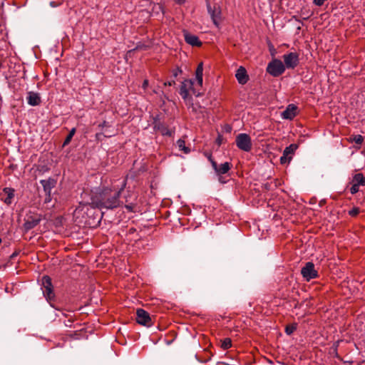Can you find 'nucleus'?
<instances>
[{
    "label": "nucleus",
    "instance_id": "1",
    "mask_svg": "<svg viewBox=\"0 0 365 365\" xmlns=\"http://www.w3.org/2000/svg\"><path fill=\"white\" fill-rule=\"evenodd\" d=\"M127 185V177L110 180V183L101 185L92 195L91 205L100 210H113L122 205L120 195Z\"/></svg>",
    "mask_w": 365,
    "mask_h": 365
},
{
    "label": "nucleus",
    "instance_id": "2",
    "mask_svg": "<svg viewBox=\"0 0 365 365\" xmlns=\"http://www.w3.org/2000/svg\"><path fill=\"white\" fill-rule=\"evenodd\" d=\"M41 286L43 294L48 302L53 301L55 299V293L53 291V286L52 284L51 278L45 275L41 279Z\"/></svg>",
    "mask_w": 365,
    "mask_h": 365
},
{
    "label": "nucleus",
    "instance_id": "3",
    "mask_svg": "<svg viewBox=\"0 0 365 365\" xmlns=\"http://www.w3.org/2000/svg\"><path fill=\"white\" fill-rule=\"evenodd\" d=\"M235 143L237 147L245 152H250L252 148L250 136L247 133H240L236 136Z\"/></svg>",
    "mask_w": 365,
    "mask_h": 365
},
{
    "label": "nucleus",
    "instance_id": "4",
    "mask_svg": "<svg viewBox=\"0 0 365 365\" xmlns=\"http://www.w3.org/2000/svg\"><path fill=\"white\" fill-rule=\"evenodd\" d=\"M153 127L155 131H158L163 136L171 137L175 133V128H170L168 125L162 122L158 116L153 118Z\"/></svg>",
    "mask_w": 365,
    "mask_h": 365
},
{
    "label": "nucleus",
    "instance_id": "5",
    "mask_svg": "<svg viewBox=\"0 0 365 365\" xmlns=\"http://www.w3.org/2000/svg\"><path fill=\"white\" fill-rule=\"evenodd\" d=\"M285 71V66L279 59H274L270 61L267 67V72L274 77L282 75Z\"/></svg>",
    "mask_w": 365,
    "mask_h": 365
},
{
    "label": "nucleus",
    "instance_id": "6",
    "mask_svg": "<svg viewBox=\"0 0 365 365\" xmlns=\"http://www.w3.org/2000/svg\"><path fill=\"white\" fill-rule=\"evenodd\" d=\"M193 84L194 82L191 79H186L182 82L180 88V95L184 101H186L190 98L189 95L190 91H192V93L196 96H199V93H197V92L195 91Z\"/></svg>",
    "mask_w": 365,
    "mask_h": 365
},
{
    "label": "nucleus",
    "instance_id": "7",
    "mask_svg": "<svg viewBox=\"0 0 365 365\" xmlns=\"http://www.w3.org/2000/svg\"><path fill=\"white\" fill-rule=\"evenodd\" d=\"M136 322L140 325L150 327L153 325V319L150 314L143 309H138L136 310Z\"/></svg>",
    "mask_w": 365,
    "mask_h": 365
},
{
    "label": "nucleus",
    "instance_id": "8",
    "mask_svg": "<svg viewBox=\"0 0 365 365\" xmlns=\"http://www.w3.org/2000/svg\"><path fill=\"white\" fill-rule=\"evenodd\" d=\"M301 274L307 282L318 277V272L314 268V264L312 262H308L301 269Z\"/></svg>",
    "mask_w": 365,
    "mask_h": 365
},
{
    "label": "nucleus",
    "instance_id": "9",
    "mask_svg": "<svg viewBox=\"0 0 365 365\" xmlns=\"http://www.w3.org/2000/svg\"><path fill=\"white\" fill-rule=\"evenodd\" d=\"M41 221V215L39 214L27 215L24 223V228L27 232L36 226Z\"/></svg>",
    "mask_w": 365,
    "mask_h": 365
},
{
    "label": "nucleus",
    "instance_id": "10",
    "mask_svg": "<svg viewBox=\"0 0 365 365\" xmlns=\"http://www.w3.org/2000/svg\"><path fill=\"white\" fill-rule=\"evenodd\" d=\"M284 66L287 68H294L299 64V54L296 52H290L283 56Z\"/></svg>",
    "mask_w": 365,
    "mask_h": 365
},
{
    "label": "nucleus",
    "instance_id": "11",
    "mask_svg": "<svg viewBox=\"0 0 365 365\" xmlns=\"http://www.w3.org/2000/svg\"><path fill=\"white\" fill-rule=\"evenodd\" d=\"M40 183L43 186V191L46 194V202H50L51 200V190L56 185V180L49 178L46 180H40Z\"/></svg>",
    "mask_w": 365,
    "mask_h": 365
},
{
    "label": "nucleus",
    "instance_id": "12",
    "mask_svg": "<svg viewBox=\"0 0 365 365\" xmlns=\"http://www.w3.org/2000/svg\"><path fill=\"white\" fill-rule=\"evenodd\" d=\"M207 9L210 17L212 20L213 24L219 27L220 21L221 19V9L220 6L216 5L212 6L210 2H207Z\"/></svg>",
    "mask_w": 365,
    "mask_h": 365
},
{
    "label": "nucleus",
    "instance_id": "13",
    "mask_svg": "<svg viewBox=\"0 0 365 365\" xmlns=\"http://www.w3.org/2000/svg\"><path fill=\"white\" fill-rule=\"evenodd\" d=\"M15 197V190L12 187H4L0 192V200L6 205H11Z\"/></svg>",
    "mask_w": 365,
    "mask_h": 365
},
{
    "label": "nucleus",
    "instance_id": "14",
    "mask_svg": "<svg viewBox=\"0 0 365 365\" xmlns=\"http://www.w3.org/2000/svg\"><path fill=\"white\" fill-rule=\"evenodd\" d=\"M232 166V164L229 162H225L219 165L216 162H212V168L217 174V175L220 176L219 180L222 183L225 182L222 180V177L221 175L227 173L231 169Z\"/></svg>",
    "mask_w": 365,
    "mask_h": 365
},
{
    "label": "nucleus",
    "instance_id": "15",
    "mask_svg": "<svg viewBox=\"0 0 365 365\" xmlns=\"http://www.w3.org/2000/svg\"><path fill=\"white\" fill-rule=\"evenodd\" d=\"M137 195L132 193L125 197V207L129 212H135L137 207Z\"/></svg>",
    "mask_w": 365,
    "mask_h": 365
},
{
    "label": "nucleus",
    "instance_id": "16",
    "mask_svg": "<svg viewBox=\"0 0 365 365\" xmlns=\"http://www.w3.org/2000/svg\"><path fill=\"white\" fill-rule=\"evenodd\" d=\"M298 108L294 104H289L282 113V118L287 120H292L297 115Z\"/></svg>",
    "mask_w": 365,
    "mask_h": 365
},
{
    "label": "nucleus",
    "instance_id": "17",
    "mask_svg": "<svg viewBox=\"0 0 365 365\" xmlns=\"http://www.w3.org/2000/svg\"><path fill=\"white\" fill-rule=\"evenodd\" d=\"M184 37L185 42L192 46L200 47L202 46V42L195 35L191 34L188 32H185Z\"/></svg>",
    "mask_w": 365,
    "mask_h": 365
},
{
    "label": "nucleus",
    "instance_id": "18",
    "mask_svg": "<svg viewBox=\"0 0 365 365\" xmlns=\"http://www.w3.org/2000/svg\"><path fill=\"white\" fill-rule=\"evenodd\" d=\"M235 77H236L237 81L239 82V83L242 84V85L245 84L249 80V76L247 73V71L242 66H240L237 70Z\"/></svg>",
    "mask_w": 365,
    "mask_h": 365
},
{
    "label": "nucleus",
    "instance_id": "19",
    "mask_svg": "<svg viewBox=\"0 0 365 365\" xmlns=\"http://www.w3.org/2000/svg\"><path fill=\"white\" fill-rule=\"evenodd\" d=\"M27 103L32 106H38L41 103V97L39 93L29 91L27 96Z\"/></svg>",
    "mask_w": 365,
    "mask_h": 365
},
{
    "label": "nucleus",
    "instance_id": "20",
    "mask_svg": "<svg viewBox=\"0 0 365 365\" xmlns=\"http://www.w3.org/2000/svg\"><path fill=\"white\" fill-rule=\"evenodd\" d=\"M202 76H203V63H202V62H200L197 65L196 71H195L196 80H197V84L200 86H202V82H203Z\"/></svg>",
    "mask_w": 365,
    "mask_h": 365
},
{
    "label": "nucleus",
    "instance_id": "21",
    "mask_svg": "<svg viewBox=\"0 0 365 365\" xmlns=\"http://www.w3.org/2000/svg\"><path fill=\"white\" fill-rule=\"evenodd\" d=\"M351 183H354L358 186H365V176L359 173L354 175Z\"/></svg>",
    "mask_w": 365,
    "mask_h": 365
},
{
    "label": "nucleus",
    "instance_id": "22",
    "mask_svg": "<svg viewBox=\"0 0 365 365\" xmlns=\"http://www.w3.org/2000/svg\"><path fill=\"white\" fill-rule=\"evenodd\" d=\"M176 144L179 150L184 154H188L190 152V148L186 146L185 141L183 139L178 140Z\"/></svg>",
    "mask_w": 365,
    "mask_h": 365
},
{
    "label": "nucleus",
    "instance_id": "23",
    "mask_svg": "<svg viewBox=\"0 0 365 365\" xmlns=\"http://www.w3.org/2000/svg\"><path fill=\"white\" fill-rule=\"evenodd\" d=\"M347 140L349 143H354V142L357 145H361L363 143V142L364 140V137L361 135H351L347 139Z\"/></svg>",
    "mask_w": 365,
    "mask_h": 365
},
{
    "label": "nucleus",
    "instance_id": "24",
    "mask_svg": "<svg viewBox=\"0 0 365 365\" xmlns=\"http://www.w3.org/2000/svg\"><path fill=\"white\" fill-rule=\"evenodd\" d=\"M298 146L296 144H291L288 147H286L284 150L283 153L284 155H287L288 157L291 156L294 153Z\"/></svg>",
    "mask_w": 365,
    "mask_h": 365
},
{
    "label": "nucleus",
    "instance_id": "25",
    "mask_svg": "<svg viewBox=\"0 0 365 365\" xmlns=\"http://www.w3.org/2000/svg\"><path fill=\"white\" fill-rule=\"evenodd\" d=\"M76 128H73L69 131L68 135L66 136V139H65V140H64V141H63V147H65L66 145H68V144L71 143V140H72V138H73V135H75V133H76Z\"/></svg>",
    "mask_w": 365,
    "mask_h": 365
},
{
    "label": "nucleus",
    "instance_id": "26",
    "mask_svg": "<svg viewBox=\"0 0 365 365\" xmlns=\"http://www.w3.org/2000/svg\"><path fill=\"white\" fill-rule=\"evenodd\" d=\"M232 346V340L230 338H225L221 341V348L223 350H227Z\"/></svg>",
    "mask_w": 365,
    "mask_h": 365
},
{
    "label": "nucleus",
    "instance_id": "27",
    "mask_svg": "<svg viewBox=\"0 0 365 365\" xmlns=\"http://www.w3.org/2000/svg\"><path fill=\"white\" fill-rule=\"evenodd\" d=\"M313 15V12L310 10L302 9L300 12V16L303 20L309 19Z\"/></svg>",
    "mask_w": 365,
    "mask_h": 365
},
{
    "label": "nucleus",
    "instance_id": "28",
    "mask_svg": "<svg viewBox=\"0 0 365 365\" xmlns=\"http://www.w3.org/2000/svg\"><path fill=\"white\" fill-rule=\"evenodd\" d=\"M297 328V324H292L287 325L285 327V333L287 335H291Z\"/></svg>",
    "mask_w": 365,
    "mask_h": 365
},
{
    "label": "nucleus",
    "instance_id": "29",
    "mask_svg": "<svg viewBox=\"0 0 365 365\" xmlns=\"http://www.w3.org/2000/svg\"><path fill=\"white\" fill-rule=\"evenodd\" d=\"M360 212V209L357 207H354L349 211V215L352 217H356Z\"/></svg>",
    "mask_w": 365,
    "mask_h": 365
},
{
    "label": "nucleus",
    "instance_id": "30",
    "mask_svg": "<svg viewBox=\"0 0 365 365\" xmlns=\"http://www.w3.org/2000/svg\"><path fill=\"white\" fill-rule=\"evenodd\" d=\"M292 160V157H288L287 155H284V153H283L282 155L280 158V163L281 164H285L287 163H289Z\"/></svg>",
    "mask_w": 365,
    "mask_h": 365
},
{
    "label": "nucleus",
    "instance_id": "31",
    "mask_svg": "<svg viewBox=\"0 0 365 365\" xmlns=\"http://www.w3.org/2000/svg\"><path fill=\"white\" fill-rule=\"evenodd\" d=\"M112 135H104L103 133H97L96 134V140L97 141H101L103 140V138H110Z\"/></svg>",
    "mask_w": 365,
    "mask_h": 365
},
{
    "label": "nucleus",
    "instance_id": "32",
    "mask_svg": "<svg viewBox=\"0 0 365 365\" xmlns=\"http://www.w3.org/2000/svg\"><path fill=\"white\" fill-rule=\"evenodd\" d=\"M351 187H350V192L352 194V195H354L356 193H357L359 190V186H358L357 185L354 184V183H351Z\"/></svg>",
    "mask_w": 365,
    "mask_h": 365
},
{
    "label": "nucleus",
    "instance_id": "33",
    "mask_svg": "<svg viewBox=\"0 0 365 365\" xmlns=\"http://www.w3.org/2000/svg\"><path fill=\"white\" fill-rule=\"evenodd\" d=\"M223 141H224V138H223L222 135L218 134V135L215 140V143L217 144L218 146H220L223 143Z\"/></svg>",
    "mask_w": 365,
    "mask_h": 365
},
{
    "label": "nucleus",
    "instance_id": "34",
    "mask_svg": "<svg viewBox=\"0 0 365 365\" xmlns=\"http://www.w3.org/2000/svg\"><path fill=\"white\" fill-rule=\"evenodd\" d=\"M182 73V70L180 68H177L176 69L173 70V74L174 77H177L179 73Z\"/></svg>",
    "mask_w": 365,
    "mask_h": 365
},
{
    "label": "nucleus",
    "instance_id": "35",
    "mask_svg": "<svg viewBox=\"0 0 365 365\" xmlns=\"http://www.w3.org/2000/svg\"><path fill=\"white\" fill-rule=\"evenodd\" d=\"M205 155L207 158V159L209 160V161L211 163L212 165V162H215L214 160V159L212 158L211 153H205Z\"/></svg>",
    "mask_w": 365,
    "mask_h": 365
},
{
    "label": "nucleus",
    "instance_id": "36",
    "mask_svg": "<svg viewBox=\"0 0 365 365\" xmlns=\"http://www.w3.org/2000/svg\"><path fill=\"white\" fill-rule=\"evenodd\" d=\"M148 85H149V81L148 79H145L143 81V85H142V88L144 89V90H146L148 87Z\"/></svg>",
    "mask_w": 365,
    "mask_h": 365
},
{
    "label": "nucleus",
    "instance_id": "37",
    "mask_svg": "<svg viewBox=\"0 0 365 365\" xmlns=\"http://www.w3.org/2000/svg\"><path fill=\"white\" fill-rule=\"evenodd\" d=\"M108 123L106 120H104L102 123H100L98 125V127L101 128V129H103L105 127H108Z\"/></svg>",
    "mask_w": 365,
    "mask_h": 365
},
{
    "label": "nucleus",
    "instance_id": "38",
    "mask_svg": "<svg viewBox=\"0 0 365 365\" xmlns=\"http://www.w3.org/2000/svg\"><path fill=\"white\" fill-rule=\"evenodd\" d=\"M146 46H144V45H138L135 48L134 50H142V49H145L146 48Z\"/></svg>",
    "mask_w": 365,
    "mask_h": 365
},
{
    "label": "nucleus",
    "instance_id": "39",
    "mask_svg": "<svg viewBox=\"0 0 365 365\" xmlns=\"http://www.w3.org/2000/svg\"><path fill=\"white\" fill-rule=\"evenodd\" d=\"M175 83V81H169L168 83H165V85H168L170 86L174 85Z\"/></svg>",
    "mask_w": 365,
    "mask_h": 365
},
{
    "label": "nucleus",
    "instance_id": "40",
    "mask_svg": "<svg viewBox=\"0 0 365 365\" xmlns=\"http://www.w3.org/2000/svg\"><path fill=\"white\" fill-rule=\"evenodd\" d=\"M178 4H182L185 2L186 0H175Z\"/></svg>",
    "mask_w": 365,
    "mask_h": 365
},
{
    "label": "nucleus",
    "instance_id": "41",
    "mask_svg": "<svg viewBox=\"0 0 365 365\" xmlns=\"http://www.w3.org/2000/svg\"><path fill=\"white\" fill-rule=\"evenodd\" d=\"M50 5H51L52 7H55V6H56V4L54 1H51V2L50 3Z\"/></svg>",
    "mask_w": 365,
    "mask_h": 365
},
{
    "label": "nucleus",
    "instance_id": "42",
    "mask_svg": "<svg viewBox=\"0 0 365 365\" xmlns=\"http://www.w3.org/2000/svg\"><path fill=\"white\" fill-rule=\"evenodd\" d=\"M294 19H295L297 21H299V20L296 16H294Z\"/></svg>",
    "mask_w": 365,
    "mask_h": 365
},
{
    "label": "nucleus",
    "instance_id": "43",
    "mask_svg": "<svg viewBox=\"0 0 365 365\" xmlns=\"http://www.w3.org/2000/svg\"><path fill=\"white\" fill-rule=\"evenodd\" d=\"M1 242H2V240H1V239L0 238V244L1 243Z\"/></svg>",
    "mask_w": 365,
    "mask_h": 365
}]
</instances>
